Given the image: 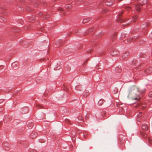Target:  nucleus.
<instances>
[{
	"mask_svg": "<svg viewBox=\"0 0 152 152\" xmlns=\"http://www.w3.org/2000/svg\"><path fill=\"white\" fill-rule=\"evenodd\" d=\"M37 135V133L35 132H32L30 135L31 137L33 138L36 137Z\"/></svg>",
	"mask_w": 152,
	"mask_h": 152,
	"instance_id": "f03ea898",
	"label": "nucleus"
},
{
	"mask_svg": "<svg viewBox=\"0 0 152 152\" xmlns=\"http://www.w3.org/2000/svg\"><path fill=\"white\" fill-rule=\"evenodd\" d=\"M148 96L150 97H152V91L149 93Z\"/></svg>",
	"mask_w": 152,
	"mask_h": 152,
	"instance_id": "1a4fd4ad",
	"label": "nucleus"
},
{
	"mask_svg": "<svg viewBox=\"0 0 152 152\" xmlns=\"http://www.w3.org/2000/svg\"><path fill=\"white\" fill-rule=\"evenodd\" d=\"M103 99H100L98 102V104L100 105H101L103 103Z\"/></svg>",
	"mask_w": 152,
	"mask_h": 152,
	"instance_id": "39448f33",
	"label": "nucleus"
},
{
	"mask_svg": "<svg viewBox=\"0 0 152 152\" xmlns=\"http://www.w3.org/2000/svg\"><path fill=\"white\" fill-rule=\"evenodd\" d=\"M147 0H139V4L135 6L136 10H140L142 8L141 7L142 5H141V3L144 4L147 3Z\"/></svg>",
	"mask_w": 152,
	"mask_h": 152,
	"instance_id": "f257e3e1",
	"label": "nucleus"
},
{
	"mask_svg": "<svg viewBox=\"0 0 152 152\" xmlns=\"http://www.w3.org/2000/svg\"><path fill=\"white\" fill-rule=\"evenodd\" d=\"M137 16H135L133 17L132 21L133 22H135L137 20Z\"/></svg>",
	"mask_w": 152,
	"mask_h": 152,
	"instance_id": "0eeeda50",
	"label": "nucleus"
},
{
	"mask_svg": "<svg viewBox=\"0 0 152 152\" xmlns=\"http://www.w3.org/2000/svg\"><path fill=\"white\" fill-rule=\"evenodd\" d=\"M134 99V100H137V98H135L134 99Z\"/></svg>",
	"mask_w": 152,
	"mask_h": 152,
	"instance_id": "f8f14e48",
	"label": "nucleus"
},
{
	"mask_svg": "<svg viewBox=\"0 0 152 152\" xmlns=\"http://www.w3.org/2000/svg\"><path fill=\"white\" fill-rule=\"evenodd\" d=\"M83 22H84V23H85L86 22V21H85V20H83Z\"/></svg>",
	"mask_w": 152,
	"mask_h": 152,
	"instance_id": "4468645a",
	"label": "nucleus"
},
{
	"mask_svg": "<svg viewBox=\"0 0 152 152\" xmlns=\"http://www.w3.org/2000/svg\"><path fill=\"white\" fill-rule=\"evenodd\" d=\"M129 55V53H128L126 52L125 53H124L122 56V58L123 59H125L126 58L128 57Z\"/></svg>",
	"mask_w": 152,
	"mask_h": 152,
	"instance_id": "7ed1b4c3",
	"label": "nucleus"
},
{
	"mask_svg": "<svg viewBox=\"0 0 152 152\" xmlns=\"http://www.w3.org/2000/svg\"><path fill=\"white\" fill-rule=\"evenodd\" d=\"M129 7H125V9H129Z\"/></svg>",
	"mask_w": 152,
	"mask_h": 152,
	"instance_id": "9b49d317",
	"label": "nucleus"
},
{
	"mask_svg": "<svg viewBox=\"0 0 152 152\" xmlns=\"http://www.w3.org/2000/svg\"><path fill=\"white\" fill-rule=\"evenodd\" d=\"M148 126L147 125H143L142 126V129L144 131H146L148 129Z\"/></svg>",
	"mask_w": 152,
	"mask_h": 152,
	"instance_id": "20e7f679",
	"label": "nucleus"
},
{
	"mask_svg": "<svg viewBox=\"0 0 152 152\" xmlns=\"http://www.w3.org/2000/svg\"><path fill=\"white\" fill-rule=\"evenodd\" d=\"M71 7L70 5H66L65 6V8L66 9H70L71 8Z\"/></svg>",
	"mask_w": 152,
	"mask_h": 152,
	"instance_id": "423d86ee",
	"label": "nucleus"
},
{
	"mask_svg": "<svg viewBox=\"0 0 152 152\" xmlns=\"http://www.w3.org/2000/svg\"><path fill=\"white\" fill-rule=\"evenodd\" d=\"M133 39L132 38H129L127 39V41L128 42H130L132 41Z\"/></svg>",
	"mask_w": 152,
	"mask_h": 152,
	"instance_id": "6e6552de",
	"label": "nucleus"
},
{
	"mask_svg": "<svg viewBox=\"0 0 152 152\" xmlns=\"http://www.w3.org/2000/svg\"><path fill=\"white\" fill-rule=\"evenodd\" d=\"M141 116V113H139V114L138 115V117H140V116Z\"/></svg>",
	"mask_w": 152,
	"mask_h": 152,
	"instance_id": "9d476101",
	"label": "nucleus"
},
{
	"mask_svg": "<svg viewBox=\"0 0 152 152\" xmlns=\"http://www.w3.org/2000/svg\"><path fill=\"white\" fill-rule=\"evenodd\" d=\"M68 119H66L65 120V121H66V122H68Z\"/></svg>",
	"mask_w": 152,
	"mask_h": 152,
	"instance_id": "ddd939ff",
	"label": "nucleus"
}]
</instances>
